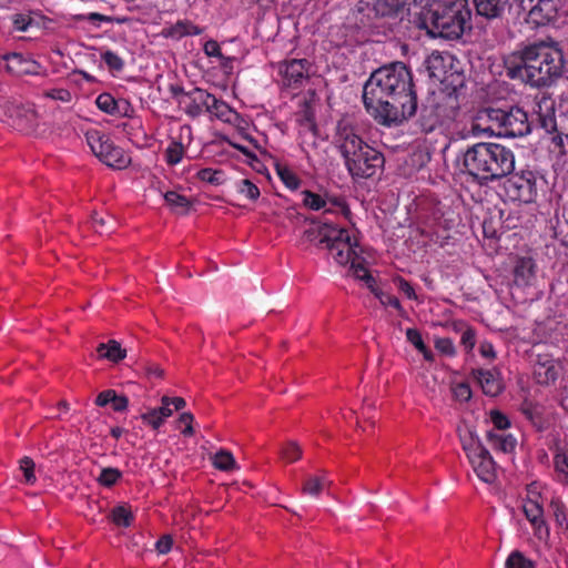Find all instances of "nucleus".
<instances>
[{
  "instance_id": "nucleus-1",
  "label": "nucleus",
  "mask_w": 568,
  "mask_h": 568,
  "mask_svg": "<svg viewBox=\"0 0 568 568\" xmlns=\"http://www.w3.org/2000/svg\"><path fill=\"white\" fill-rule=\"evenodd\" d=\"M363 102L383 125H398L413 116L417 98L408 68L395 62L374 71L364 84Z\"/></svg>"
},
{
  "instance_id": "nucleus-2",
  "label": "nucleus",
  "mask_w": 568,
  "mask_h": 568,
  "mask_svg": "<svg viewBox=\"0 0 568 568\" xmlns=\"http://www.w3.org/2000/svg\"><path fill=\"white\" fill-rule=\"evenodd\" d=\"M506 74L531 88H549L566 71L562 49L555 41H539L516 49L504 58Z\"/></svg>"
},
{
  "instance_id": "nucleus-3",
  "label": "nucleus",
  "mask_w": 568,
  "mask_h": 568,
  "mask_svg": "<svg viewBox=\"0 0 568 568\" xmlns=\"http://www.w3.org/2000/svg\"><path fill=\"white\" fill-rule=\"evenodd\" d=\"M514 170L515 154L500 143H475L463 154V172L480 185L506 178Z\"/></svg>"
},
{
  "instance_id": "nucleus-4",
  "label": "nucleus",
  "mask_w": 568,
  "mask_h": 568,
  "mask_svg": "<svg viewBox=\"0 0 568 568\" xmlns=\"http://www.w3.org/2000/svg\"><path fill=\"white\" fill-rule=\"evenodd\" d=\"M471 17L468 0H449L424 8L416 23L432 38L457 40L471 30Z\"/></svg>"
},
{
  "instance_id": "nucleus-5",
  "label": "nucleus",
  "mask_w": 568,
  "mask_h": 568,
  "mask_svg": "<svg viewBox=\"0 0 568 568\" xmlns=\"http://www.w3.org/2000/svg\"><path fill=\"white\" fill-rule=\"evenodd\" d=\"M334 144L353 178H372L384 165L383 154L364 142L355 129L344 120L337 123Z\"/></svg>"
},
{
  "instance_id": "nucleus-6",
  "label": "nucleus",
  "mask_w": 568,
  "mask_h": 568,
  "mask_svg": "<svg viewBox=\"0 0 568 568\" xmlns=\"http://www.w3.org/2000/svg\"><path fill=\"white\" fill-rule=\"evenodd\" d=\"M534 114L546 133L555 134V143H561L562 136L568 138V116L565 113L556 114V102L550 95L542 93L536 97Z\"/></svg>"
},
{
  "instance_id": "nucleus-7",
  "label": "nucleus",
  "mask_w": 568,
  "mask_h": 568,
  "mask_svg": "<svg viewBox=\"0 0 568 568\" xmlns=\"http://www.w3.org/2000/svg\"><path fill=\"white\" fill-rule=\"evenodd\" d=\"M87 142L97 158L112 169H125L131 158L119 146H115L111 139L101 131L91 130L85 134Z\"/></svg>"
},
{
  "instance_id": "nucleus-8",
  "label": "nucleus",
  "mask_w": 568,
  "mask_h": 568,
  "mask_svg": "<svg viewBox=\"0 0 568 568\" xmlns=\"http://www.w3.org/2000/svg\"><path fill=\"white\" fill-rule=\"evenodd\" d=\"M453 102L452 97L444 94L427 99L418 119L422 131L425 133L433 132L446 121L452 120L456 113Z\"/></svg>"
},
{
  "instance_id": "nucleus-9",
  "label": "nucleus",
  "mask_w": 568,
  "mask_h": 568,
  "mask_svg": "<svg viewBox=\"0 0 568 568\" xmlns=\"http://www.w3.org/2000/svg\"><path fill=\"white\" fill-rule=\"evenodd\" d=\"M504 190L509 200L530 203L537 194L535 174L531 171L513 174L505 181Z\"/></svg>"
},
{
  "instance_id": "nucleus-10",
  "label": "nucleus",
  "mask_w": 568,
  "mask_h": 568,
  "mask_svg": "<svg viewBox=\"0 0 568 568\" xmlns=\"http://www.w3.org/2000/svg\"><path fill=\"white\" fill-rule=\"evenodd\" d=\"M342 234L336 240H332L326 248L331 252L333 260L339 265H346L353 260L358 258L356 247L357 240L351 235L348 230L341 229Z\"/></svg>"
},
{
  "instance_id": "nucleus-11",
  "label": "nucleus",
  "mask_w": 568,
  "mask_h": 568,
  "mask_svg": "<svg viewBox=\"0 0 568 568\" xmlns=\"http://www.w3.org/2000/svg\"><path fill=\"white\" fill-rule=\"evenodd\" d=\"M531 130L527 113L520 108L504 111L499 136L518 138L528 134Z\"/></svg>"
},
{
  "instance_id": "nucleus-12",
  "label": "nucleus",
  "mask_w": 568,
  "mask_h": 568,
  "mask_svg": "<svg viewBox=\"0 0 568 568\" xmlns=\"http://www.w3.org/2000/svg\"><path fill=\"white\" fill-rule=\"evenodd\" d=\"M0 106L6 115L14 120L16 124L23 130H32L37 126V112L29 104H23L17 100H2Z\"/></svg>"
},
{
  "instance_id": "nucleus-13",
  "label": "nucleus",
  "mask_w": 568,
  "mask_h": 568,
  "mask_svg": "<svg viewBox=\"0 0 568 568\" xmlns=\"http://www.w3.org/2000/svg\"><path fill=\"white\" fill-rule=\"evenodd\" d=\"M468 460L481 481L493 484L496 480L497 466L487 448L481 453L473 454V456L468 457Z\"/></svg>"
},
{
  "instance_id": "nucleus-14",
  "label": "nucleus",
  "mask_w": 568,
  "mask_h": 568,
  "mask_svg": "<svg viewBox=\"0 0 568 568\" xmlns=\"http://www.w3.org/2000/svg\"><path fill=\"white\" fill-rule=\"evenodd\" d=\"M210 98L211 93L207 91L194 88L190 92L183 93V97L178 99V102L189 116L197 118L203 112V109H207Z\"/></svg>"
},
{
  "instance_id": "nucleus-15",
  "label": "nucleus",
  "mask_w": 568,
  "mask_h": 568,
  "mask_svg": "<svg viewBox=\"0 0 568 568\" xmlns=\"http://www.w3.org/2000/svg\"><path fill=\"white\" fill-rule=\"evenodd\" d=\"M310 62L306 59H293L285 61L280 72L283 77L284 84L288 87H297L308 77Z\"/></svg>"
},
{
  "instance_id": "nucleus-16",
  "label": "nucleus",
  "mask_w": 568,
  "mask_h": 568,
  "mask_svg": "<svg viewBox=\"0 0 568 568\" xmlns=\"http://www.w3.org/2000/svg\"><path fill=\"white\" fill-rule=\"evenodd\" d=\"M558 12L556 0H537L526 20L534 27H542L556 20Z\"/></svg>"
},
{
  "instance_id": "nucleus-17",
  "label": "nucleus",
  "mask_w": 568,
  "mask_h": 568,
  "mask_svg": "<svg viewBox=\"0 0 568 568\" xmlns=\"http://www.w3.org/2000/svg\"><path fill=\"white\" fill-rule=\"evenodd\" d=\"M476 13L487 20L503 19L513 9L511 0H473Z\"/></svg>"
},
{
  "instance_id": "nucleus-18",
  "label": "nucleus",
  "mask_w": 568,
  "mask_h": 568,
  "mask_svg": "<svg viewBox=\"0 0 568 568\" xmlns=\"http://www.w3.org/2000/svg\"><path fill=\"white\" fill-rule=\"evenodd\" d=\"M473 376L488 396H497L503 390V383L497 372L476 369L473 371Z\"/></svg>"
},
{
  "instance_id": "nucleus-19",
  "label": "nucleus",
  "mask_w": 568,
  "mask_h": 568,
  "mask_svg": "<svg viewBox=\"0 0 568 568\" xmlns=\"http://www.w3.org/2000/svg\"><path fill=\"white\" fill-rule=\"evenodd\" d=\"M341 234V229H337L333 224L326 222L312 226L304 233L308 241L317 244H325L326 246L332 240H336Z\"/></svg>"
},
{
  "instance_id": "nucleus-20",
  "label": "nucleus",
  "mask_w": 568,
  "mask_h": 568,
  "mask_svg": "<svg viewBox=\"0 0 568 568\" xmlns=\"http://www.w3.org/2000/svg\"><path fill=\"white\" fill-rule=\"evenodd\" d=\"M4 59L7 70L16 75L38 73L39 64L33 60L26 59L20 53H10Z\"/></svg>"
},
{
  "instance_id": "nucleus-21",
  "label": "nucleus",
  "mask_w": 568,
  "mask_h": 568,
  "mask_svg": "<svg viewBox=\"0 0 568 568\" xmlns=\"http://www.w3.org/2000/svg\"><path fill=\"white\" fill-rule=\"evenodd\" d=\"M452 57L438 51L432 52L425 61L426 69L430 78L438 81L445 80L447 67L450 65Z\"/></svg>"
},
{
  "instance_id": "nucleus-22",
  "label": "nucleus",
  "mask_w": 568,
  "mask_h": 568,
  "mask_svg": "<svg viewBox=\"0 0 568 568\" xmlns=\"http://www.w3.org/2000/svg\"><path fill=\"white\" fill-rule=\"evenodd\" d=\"M458 435L467 457L481 453L486 448L475 430L468 425L458 427Z\"/></svg>"
},
{
  "instance_id": "nucleus-23",
  "label": "nucleus",
  "mask_w": 568,
  "mask_h": 568,
  "mask_svg": "<svg viewBox=\"0 0 568 568\" xmlns=\"http://www.w3.org/2000/svg\"><path fill=\"white\" fill-rule=\"evenodd\" d=\"M407 0H373L372 10L377 17H397L405 10Z\"/></svg>"
},
{
  "instance_id": "nucleus-24",
  "label": "nucleus",
  "mask_w": 568,
  "mask_h": 568,
  "mask_svg": "<svg viewBox=\"0 0 568 568\" xmlns=\"http://www.w3.org/2000/svg\"><path fill=\"white\" fill-rule=\"evenodd\" d=\"M535 377L539 384L548 385L556 381L557 369L552 359L538 356L534 369Z\"/></svg>"
},
{
  "instance_id": "nucleus-25",
  "label": "nucleus",
  "mask_w": 568,
  "mask_h": 568,
  "mask_svg": "<svg viewBox=\"0 0 568 568\" xmlns=\"http://www.w3.org/2000/svg\"><path fill=\"white\" fill-rule=\"evenodd\" d=\"M523 510L526 518L534 526L536 534L540 535L542 530L548 531L544 520L542 507L537 501L531 499L526 500L523 505Z\"/></svg>"
},
{
  "instance_id": "nucleus-26",
  "label": "nucleus",
  "mask_w": 568,
  "mask_h": 568,
  "mask_svg": "<svg viewBox=\"0 0 568 568\" xmlns=\"http://www.w3.org/2000/svg\"><path fill=\"white\" fill-rule=\"evenodd\" d=\"M514 277L517 285H529L535 277V264L532 260L529 257L519 258L514 270Z\"/></svg>"
},
{
  "instance_id": "nucleus-27",
  "label": "nucleus",
  "mask_w": 568,
  "mask_h": 568,
  "mask_svg": "<svg viewBox=\"0 0 568 568\" xmlns=\"http://www.w3.org/2000/svg\"><path fill=\"white\" fill-rule=\"evenodd\" d=\"M97 352L101 358L112 363H119L126 357V349L122 348L121 344L115 339L99 344Z\"/></svg>"
},
{
  "instance_id": "nucleus-28",
  "label": "nucleus",
  "mask_w": 568,
  "mask_h": 568,
  "mask_svg": "<svg viewBox=\"0 0 568 568\" xmlns=\"http://www.w3.org/2000/svg\"><path fill=\"white\" fill-rule=\"evenodd\" d=\"M487 440L495 448L503 453H511L517 444L513 435H504L493 430L487 432Z\"/></svg>"
},
{
  "instance_id": "nucleus-29",
  "label": "nucleus",
  "mask_w": 568,
  "mask_h": 568,
  "mask_svg": "<svg viewBox=\"0 0 568 568\" xmlns=\"http://www.w3.org/2000/svg\"><path fill=\"white\" fill-rule=\"evenodd\" d=\"M504 111L501 109L487 108L479 111V119L485 120L486 124L493 129L494 135L499 136L501 130V122L504 118Z\"/></svg>"
},
{
  "instance_id": "nucleus-30",
  "label": "nucleus",
  "mask_w": 568,
  "mask_h": 568,
  "mask_svg": "<svg viewBox=\"0 0 568 568\" xmlns=\"http://www.w3.org/2000/svg\"><path fill=\"white\" fill-rule=\"evenodd\" d=\"M206 112L225 122L230 121L232 114L231 108L224 101L216 99L213 94H211Z\"/></svg>"
},
{
  "instance_id": "nucleus-31",
  "label": "nucleus",
  "mask_w": 568,
  "mask_h": 568,
  "mask_svg": "<svg viewBox=\"0 0 568 568\" xmlns=\"http://www.w3.org/2000/svg\"><path fill=\"white\" fill-rule=\"evenodd\" d=\"M164 200L171 206V209L179 214L186 213L191 205L189 199L174 191L166 192L164 194Z\"/></svg>"
},
{
  "instance_id": "nucleus-32",
  "label": "nucleus",
  "mask_w": 568,
  "mask_h": 568,
  "mask_svg": "<svg viewBox=\"0 0 568 568\" xmlns=\"http://www.w3.org/2000/svg\"><path fill=\"white\" fill-rule=\"evenodd\" d=\"M212 462L215 468L223 471H230L237 468L232 453L226 449H220L217 453H215V455L212 457Z\"/></svg>"
},
{
  "instance_id": "nucleus-33",
  "label": "nucleus",
  "mask_w": 568,
  "mask_h": 568,
  "mask_svg": "<svg viewBox=\"0 0 568 568\" xmlns=\"http://www.w3.org/2000/svg\"><path fill=\"white\" fill-rule=\"evenodd\" d=\"M358 258H355L351 262V271H352V274L361 280V281H364L367 285V287L372 291V292H375V280L374 277L368 273V271L366 270V267L357 261Z\"/></svg>"
},
{
  "instance_id": "nucleus-34",
  "label": "nucleus",
  "mask_w": 568,
  "mask_h": 568,
  "mask_svg": "<svg viewBox=\"0 0 568 568\" xmlns=\"http://www.w3.org/2000/svg\"><path fill=\"white\" fill-rule=\"evenodd\" d=\"M276 172L281 181L285 184V186L290 190H297L301 184V180L298 176L287 166L277 165Z\"/></svg>"
},
{
  "instance_id": "nucleus-35",
  "label": "nucleus",
  "mask_w": 568,
  "mask_h": 568,
  "mask_svg": "<svg viewBox=\"0 0 568 568\" xmlns=\"http://www.w3.org/2000/svg\"><path fill=\"white\" fill-rule=\"evenodd\" d=\"M505 568H536L532 560L527 558L521 551L514 550L505 562Z\"/></svg>"
},
{
  "instance_id": "nucleus-36",
  "label": "nucleus",
  "mask_w": 568,
  "mask_h": 568,
  "mask_svg": "<svg viewBox=\"0 0 568 568\" xmlns=\"http://www.w3.org/2000/svg\"><path fill=\"white\" fill-rule=\"evenodd\" d=\"M325 479L318 476H310L305 479L302 491L312 497H318L324 488Z\"/></svg>"
},
{
  "instance_id": "nucleus-37",
  "label": "nucleus",
  "mask_w": 568,
  "mask_h": 568,
  "mask_svg": "<svg viewBox=\"0 0 568 568\" xmlns=\"http://www.w3.org/2000/svg\"><path fill=\"white\" fill-rule=\"evenodd\" d=\"M202 32V29L190 22L179 21L170 30V36L175 38H182L184 36H197Z\"/></svg>"
},
{
  "instance_id": "nucleus-38",
  "label": "nucleus",
  "mask_w": 568,
  "mask_h": 568,
  "mask_svg": "<svg viewBox=\"0 0 568 568\" xmlns=\"http://www.w3.org/2000/svg\"><path fill=\"white\" fill-rule=\"evenodd\" d=\"M121 477L122 473L118 468L105 467L102 468L97 480L104 487H112Z\"/></svg>"
},
{
  "instance_id": "nucleus-39",
  "label": "nucleus",
  "mask_w": 568,
  "mask_h": 568,
  "mask_svg": "<svg viewBox=\"0 0 568 568\" xmlns=\"http://www.w3.org/2000/svg\"><path fill=\"white\" fill-rule=\"evenodd\" d=\"M236 191L251 201H255L260 196L258 187L247 179L241 180L236 183Z\"/></svg>"
},
{
  "instance_id": "nucleus-40",
  "label": "nucleus",
  "mask_w": 568,
  "mask_h": 568,
  "mask_svg": "<svg viewBox=\"0 0 568 568\" xmlns=\"http://www.w3.org/2000/svg\"><path fill=\"white\" fill-rule=\"evenodd\" d=\"M223 172L220 170L213 169H202L196 173V176L204 182H207L212 185H220L223 183Z\"/></svg>"
},
{
  "instance_id": "nucleus-41",
  "label": "nucleus",
  "mask_w": 568,
  "mask_h": 568,
  "mask_svg": "<svg viewBox=\"0 0 568 568\" xmlns=\"http://www.w3.org/2000/svg\"><path fill=\"white\" fill-rule=\"evenodd\" d=\"M111 519L118 526L128 527L131 525L132 514L124 506H118L112 510Z\"/></svg>"
},
{
  "instance_id": "nucleus-42",
  "label": "nucleus",
  "mask_w": 568,
  "mask_h": 568,
  "mask_svg": "<svg viewBox=\"0 0 568 568\" xmlns=\"http://www.w3.org/2000/svg\"><path fill=\"white\" fill-rule=\"evenodd\" d=\"M183 153H184L183 144L181 142L173 141L172 143H170V145L168 146V149L165 151L166 162L171 165L178 164L182 160Z\"/></svg>"
},
{
  "instance_id": "nucleus-43",
  "label": "nucleus",
  "mask_w": 568,
  "mask_h": 568,
  "mask_svg": "<svg viewBox=\"0 0 568 568\" xmlns=\"http://www.w3.org/2000/svg\"><path fill=\"white\" fill-rule=\"evenodd\" d=\"M303 203L305 206L314 211L324 209L326 205V201L321 195L311 191L303 192Z\"/></svg>"
},
{
  "instance_id": "nucleus-44",
  "label": "nucleus",
  "mask_w": 568,
  "mask_h": 568,
  "mask_svg": "<svg viewBox=\"0 0 568 568\" xmlns=\"http://www.w3.org/2000/svg\"><path fill=\"white\" fill-rule=\"evenodd\" d=\"M36 464L30 457H23L19 463V468L23 473L24 480L27 484H34L37 477L34 475Z\"/></svg>"
},
{
  "instance_id": "nucleus-45",
  "label": "nucleus",
  "mask_w": 568,
  "mask_h": 568,
  "mask_svg": "<svg viewBox=\"0 0 568 568\" xmlns=\"http://www.w3.org/2000/svg\"><path fill=\"white\" fill-rule=\"evenodd\" d=\"M556 470L562 476L561 480L568 484V448L555 457Z\"/></svg>"
},
{
  "instance_id": "nucleus-46",
  "label": "nucleus",
  "mask_w": 568,
  "mask_h": 568,
  "mask_svg": "<svg viewBox=\"0 0 568 568\" xmlns=\"http://www.w3.org/2000/svg\"><path fill=\"white\" fill-rule=\"evenodd\" d=\"M97 106L108 113V114H111L113 115V112H114V109H115V105H116V100L109 93H101L98 98H97Z\"/></svg>"
},
{
  "instance_id": "nucleus-47",
  "label": "nucleus",
  "mask_w": 568,
  "mask_h": 568,
  "mask_svg": "<svg viewBox=\"0 0 568 568\" xmlns=\"http://www.w3.org/2000/svg\"><path fill=\"white\" fill-rule=\"evenodd\" d=\"M141 419L153 429H159L165 422L155 408H150L145 413L141 414Z\"/></svg>"
},
{
  "instance_id": "nucleus-48",
  "label": "nucleus",
  "mask_w": 568,
  "mask_h": 568,
  "mask_svg": "<svg viewBox=\"0 0 568 568\" xmlns=\"http://www.w3.org/2000/svg\"><path fill=\"white\" fill-rule=\"evenodd\" d=\"M282 457L287 462H296L302 456V448L295 442H290L285 447L281 450Z\"/></svg>"
},
{
  "instance_id": "nucleus-49",
  "label": "nucleus",
  "mask_w": 568,
  "mask_h": 568,
  "mask_svg": "<svg viewBox=\"0 0 568 568\" xmlns=\"http://www.w3.org/2000/svg\"><path fill=\"white\" fill-rule=\"evenodd\" d=\"M102 59L112 71H121L124 67V61L116 53L112 51H105L102 54Z\"/></svg>"
},
{
  "instance_id": "nucleus-50",
  "label": "nucleus",
  "mask_w": 568,
  "mask_h": 568,
  "mask_svg": "<svg viewBox=\"0 0 568 568\" xmlns=\"http://www.w3.org/2000/svg\"><path fill=\"white\" fill-rule=\"evenodd\" d=\"M550 508L554 513V516H555V519H556V523L560 526V527H567L568 526V520H567V516H566V513H565V506L561 501L559 500H552L550 503Z\"/></svg>"
},
{
  "instance_id": "nucleus-51",
  "label": "nucleus",
  "mask_w": 568,
  "mask_h": 568,
  "mask_svg": "<svg viewBox=\"0 0 568 568\" xmlns=\"http://www.w3.org/2000/svg\"><path fill=\"white\" fill-rule=\"evenodd\" d=\"M204 52L207 57L219 58L221 60L222 64H225L224 61H226V62L231 61L230 58H225L223 55V53L221 52V48L215 40H209L204 43Z\"/></svg>"
},
{
  "instance_id": "nucleus-52",
  "label": "nucleus",
  "mask_w": 568,
  "mask_h": 568,
  "mask_svg": "<svg viewBox=\"0 0 568 568\" xmlns=\"http://www.w3.org/2000/svg\"><path fill=\"white\" fill-rule=\"evenodd\" d=\"M375 296L379 300V302L385 306H392L398 311H403L400 303L397 297L386 294L375 287V292H373Z\"/></svg>"
},
{
  "instance_id": "nucleus-53",
  "label": "nucleus",
  "mask_w": 568,
  "mask_h": 568,
  "mask_svg": "<svg viewBox=\"0 0 568 568\" xmlns=\"http://www.w3.org/2000/svg\"><path fill=\"white\" fill-rule=\"evenodd\" d=\"M469 131L473 135H494L493 129L486 124L485 120L479 119V114L477 115L476 120L470 124Z\"/></svg>"
},
{
  "instance_id": "nucleus-54",
  "label": "nucleus",
  "mask_w": 568,
  "mask_h": 568,
  "mask_svg": "<svg viewBox=\"0 0 568 568\" xmlns=\"http://www.w3.org/2000/svg\"><path fill=\"white\" fill-rule=\"evenodd\" d=\"M536 1L537 0H511V6L513 9L516 10L517 16L525 13L526 17H528V13L531 12V8H534Z\"/></svg>"
},
{
  "instance_id": "nucleus-55",
  "label": "nucleus",
  "mask_w": 568,
  "mask_h": 568,
  "mask_svg": "<svg viewBox=\"0 0 568 568\" xmlns=\"http://www.w3.org/2000/svg\"><path fill=\"white\" fill-rule=\"evenodd\" d=\"M193 420L194 416L191 413H182L179 417V423L185 426L182 434L186 437L194 434Z\"/></svg>"
},
{
  "instance_id": "nucleus-56",
  "label": "nucleus",
  "mask_w": 568,
  "mask_h": 568,
  "mask_svg": "<svg viewBox=\"0 0 568 568\" xmlns=\"http://www.w3.org/2000/svg\"><path fill=\"white\" fill-rule=\"evenodd\" d=\"M406 338L409 343H412L418 351H424V342L420 333L415 328L406 329Z\"/></svg>"
},
{
  "instance_id": "nucleus-57",
  "label": "nucleus",
  "mask_w": 568,
  "mask_h": 568,
  "mask_svg": "<svg viewBox=\"0 0 568 568\" xmlns=\"http://www.w3.org/2000/svg\"><path fill=\"white\" fill-rule=\"evenodd\" d=\"M12 22L18 31H26L31 24L32 19L28 14L17 13L13 16Z\"/></svg>"
},
{
  "instance_id": "nucleus-58",
  "label": "nucleus",
  "mask_w": 568,
  "mask_h": 568,
  "mask_svg": "<svg viewBox=\"0 0 568 568\" xmlns=\"http://www.w3.org/2000/svg\"><path fill=\"white\" fill-rule=\"evenodd\" d=\"M490 419L494 426L499 430H504L509 426L508 418L498 410H491Z\"/></svg>"
},
{
  "instance_id": "nucleus-59",
  "label": "nucleus",
  "mask_w": 568,
  "mask_h": 568,
  "mask_svg": "<svg viewBox=\"0 0 568 568\" xmlns=\"http://www.w3.org/2000/svg\"><path fill=\"white\" fill-rule=\"evenodd\" d=\"M395 284L397 285L398 290L404 293L409 300H416L417 296L415 294V291L413 286L403 277L395 278Z\"/></svg>"
},
{
  "instance_id": "nucleus-60",
  "label": "nucleus",
  "mask_w": 568,
  "mask_h": 568,
  "mask_svg": "<svg viewBox=\"0 0 568 568\" xmlns=\"http://www.w3.org/2000/svg\"><path fill=\"white\" fill-rule=\"evenodd\" d=\"M435 347L443 354L446 355H454L455 354V347L453 342L447 338H438L435 343Z\"/></svg>"
},
{
  "instance_id": "nucleus-61",
  "label": "nucleus",
  "mask_w": 568,
  "mask_h": 568,
  "mask_svg": "<svg viewBox=\"0 0 568 568\" xmlns=\"http://www.w3.org/2000/svg\"><path fill=\"white\" fill-rule=\"evenodd\" d=\"M133 112V109L129 101L121 99L116 100V105L113 112V115L119 116H131V113Z\"/></svg>"
},
{
  "instance_id": "nucleus-62",
  "label": "nucleus",
  "mask_w": 568,
  "mask_h": 568,
  "mask_svg": "<svg viewBox=\"0 0 568 568\" xmlns=\"http://www.w3.org/2000/svg\"><path fill=\"white\" fill-rule=\"evenodd\" d=\"M454 394H455L457 399L464 400V402L470 399V397H471L470 387L467 384H465V383L458 384L454 388Z\"/></svg>"
},
{
  "instance_id": "nucleus-63",
  "label": "nucleus",
  "mask_w": 568,
  "mask_h": 568,
  "mask_svg": "<svg viewBox=\"0 0 568 568\" xmlns=\"http://www.w3.org/2000/svg\"><path fill=\"white\" fill-rule=\"evenodd\" d=\"M172 538L170 535H164L163 537H161L156 544H155V548L158 550L159 554H168L171 548H172Z\"/></svg>"
},
{
  "instance_id": "nucleus-64",
  "label": "nucleus",
  "mask_w": 568,
  "mask_h": 568,
  "mask_svg": "<svg viewBox=\"0 0 568 568\" xmlns=\"http://www.w3.org/2000/svg\"><path fill=\"white\" fill-rule=\"evenodd\" d=\"M144 373L148 377H156L162 378L164 376V371L159 365L153 363H145L143 365Z\"/></svg>"
}]
</instances>
